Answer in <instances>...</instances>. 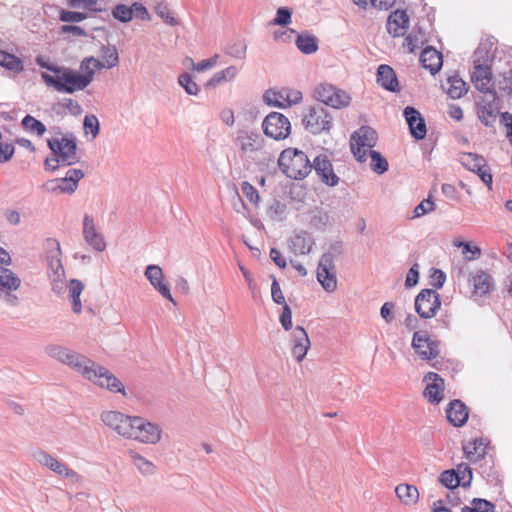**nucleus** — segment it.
<instances>
[{"mask_svg": "<svg viewBox=\"0 0 512 512\" xmlns=\"http://www.w3.org/2000/svg\"><path fill=\"white\" fill-rule=\"evenodd\" d=\"M41 78L44 83L53 87L56 91L72 94L76 91L84 90L91 83V75H81L67 67H60V72L55 76L42 73Z\"/></svg>", "mask_w": 512, "mask_h": 512, "instance_id": "obj_1", "label": "nucleus"}, {"mask_svg": "<svg viewBox=\"0 0 512 512\" xmlns=\"http://www.w3.org/2000/svg\"><path fill=\"white\" fill-rule=\"evenodd\" d=\"M281 171L289 178L304 179L312 170L308 156L296 148H288L281 152L278 158Z\"/></svg>", "mask_w": 512, "mask_h": 512, "instance_id": "obj_2", "label": "nucleus"}, {"mask_svg": "<svg viewBox=\"0 0 512 512\" xmlns=\"http://www.w3.org/2000/svg\"><path fill=\"white\" fill-rule=\"evenodd\" d=\"M45 352L49 357L69 366L81 376L83 373H88L87 365H92V360L85 355L61 345H49L45 348Z\"/></svg>", "mask_w": 512, "mask_h": 512, "instance_id": "obj_3", "label": "nucleus"}, {"mask_svg": "<svg viewBox=\"0 0 512 512\" xmlns=\"http://www.w3.org/2000/svg\"><path fill=\"white\" fill-rule=\"evenodd\" d=\"M47 145L53 155L59 157L63 166H71L80 161L77 153V139L72 133H67L61 138L48 139Z\"/></svg>", "mask_w": 512, "mask_h": 512, "instance_id": "obj_4", "label": "nucleus"}, {"mask_svg": "<svg viewBox=\"0 0 512 512\" xmlns=\"http://www.w3.org/2000/svg\"><path fill=\"white\" fill-rule=\"evenodd\" d=\"M86 371L82 377L93 382L101 388H106L112 393H122L125 395V387L122 382L116 378L108 369L98 365L92 360V365H87Z\"/></svg>", "mask_w": 512, "mask_h": 512, "instance_id": "obj_5", "label": "nucleus"}, {"mask_svg": "<svg viewBox=\"0 0 512 512\" xmlns=\"http://www.w3.org/2000/svg\"><path fill=\"white\" fill-rule=\"evenodd\" d=\"M128 439L142 444L155 445L160 442L162 429L158 424L134 416Z\"/></svg>", "mask_w": 512, "mask_h": 512, "instance_id": "obj_6", "label": "nucleus"}, {"mask_svg": "<svg viewBox=\"0 0 512 512\" xmlns=\"http://www.w3.org/2000/svg\"><path fill=\"white\" fill-rule=\"evenodd\" d=\"M302 123L307 131L312 134L329 132L332 128V116L322 105L311 106L304 114Z\"/></svg>", "mask_w": 512, "mask_h": 512, "instance_id": "obj_7", "label": "nucleus"}, {"mask_svg": "<svg viewBox=\"0 0 512 512\" xmlns=\"http://www.w3.org/2000/svg\"><path fill=\"white\" fill-rule=\"evenodd\" d=\"M377 133L369 126H362L351 136V150L359 162L367 160V153L376 145Z\"/></svg>", "mask_w": 512, "mask_h": 512, "instance_id": "obj_8", "label": "nucleus"}, {"mask_svg": "<svg viewBox=\"0 0 512 512\" xmlns=\"http://www.w3.org/2000/svg\"><path fill=\"white\" fill-rule=\"evenodd\" d=\"M262 129L267 137L274 140H283L291 133V123L285 115L271 112L264 118Z\"/></svg>", "mask_w": 512, "mask_h": 512, "instance_id": "obj_9", "label": "nucleus"}, {"mask_svg": "<svg viewBox=\"0 0 512 512\" xmlns=\"http://www.w3.org/2000/svg\"><path fill=\"white\" fill-rule=\"evenodd\" d=\"M316 100L336 109L347 107L350 103V96L343 90L331 84L318 85L313 93Z\"/></svg>", "mask_w": 512, "mask_h": 512, "instance_id": "obj_10", "label": "nucleus"}, {"mask_svg": "<svg viewBox=\"0 0 512 512\" xmlns=\"http://www.w3.org/2000/svg\"><path fill=\"white\" fill-rule=\"evenodd\" d=\"M317 280L323 289L329 293L337 289L336 266L334 254L331 251L325 252L319 260Z\"/></svg>", "mask_w": 512, "mask_h": 512, "instance_id": "obj_11", "label": "nucleus"}, {"mask_svg": "<svg viewBox=\"0 0 512 512\" xmlns=\"http://www.w3.org/2000/svg\"><path fill=\"white\" fill-rule=\"evenodd\" d=\"M476 113L479 120L487 127H492L500 113L497 93H487L476 102Z\"/></svg>", "mask_w": 512, "mask_h": 512, "instance_id": "obj_12", "label": "nucleus"}, {"mask_svg": "<svg viewBox=\"0 0 512 512\" xmlns=\"http://www.w3.org/2000/svg\"><path fill=\"white\" fill-rule=\"evenodd\" d=\"M414 306L421 318L430 319L441 307L440 295L433 289H423L416 296Z\"/></svg>", "mask_w": 512, "mask_h": 512, "instance_id": "obj_13", "label": "nucleus"}, {"mask_svg": "<svg viewBox=\"0 0 512 512\" xmlns=\"http://www.w3.org/2000/svg\"><path fill=\"white\" fill-rule=\"evenodd\" d=\"M133 417L114 410L103 411L100 415L105 426L125 439H128L130 430H132Z\"/></svg>", "mask_w": 512, "mask_h": 512, "instance_id": "obj_14", "label": "nucleus"}, {"mask_svg": "<svg viewBox=\"0 0 512 512\" xmlns=\"http://www.w3.org/2000/svg\"><path fill=\"white\" fill-rule=\"evenodd\" d=\"M265 141L258 131L248 128L239 129L234 140L235 145L244 157L254 152Z\"/></svg>", "mask_w": 512, "mask_h": 512, "instance_id": "obj_15", "label": "nucleus"}, {"mask_svg": "<svg viewBox=\"0 0 512 512\" xmlns=\"http://www.w3.org/2000/svg\"><path fill=\"white\" fill-rule=\"evenodd\" d=\"M415 353L423 360H431L438 356V344L431 340L426 332L416 331L412 338Z\"/></svg>", "mask_w": 512, "mask_h": 512, "instance_id": "obj_16", "label": "nucleus"}, {"mask_svg": "<svg viewBox=\"0 0 512 512\" xmlns=\"http://www.w3.org/2000/svg\"><path fill=\"white\" fill-rule=\"evenodd\" d=\"M33 458L41 465L47 467L54 473L64 476L69 479L78 478L79 475L72 469H69L67 465L59 461L52 455L48 454L43 450H37L33 453Z\"/></svg>", "mask_w": 512, "mask_h": 512, "instance_id": "obj_17", "label": "nucleus"}, {"mask_svg": "<svg viewBox=\"0 0 512 512\" xmlns=\"http://www.w3.org/2000/svg\"><path fill=\"white\" fill-rule=\"evenodd\" d=\"M290 342L292 356L298 363H301L305 359L311 346L306 330L302 326L295 327L291 332Z\"/></svg>", "mask_w": 512, "mask_h": 512, "instance_id": "obj_18", "label": "nucleus"}, {"mask_svg": "<svg viewBox=\"0 0 512 512\" xmlns=\"http://www.w3.org/2000/svg\"><path fill=\"white\" fill-rule=\"evenodd\" d=\"M311 166L323 183L332 187L338 184L339 177L334 173L332 163L327 155L320 154L315 157Z\"/></svg>", "mask_w": 512, "mask_h": 512, "instance_id": "obj_19", "label": "nucleus"}, {"mask_svg": "<svg viewBox=\"0 0 512 512\" xmlns=\"http://www.w3.org/2000/svg\"><path fill=\"white\" fill-rule=\"evenodd\" d=\"M471 81L474 87L486 95L487 93H494L492 89V72L489 65L476 64L474 65L471 73Z\"/></svg>", "mask_w": 512, "mask_h": 512, "instance_id": "obj_20", "label": "nucleus"}, {"mask_svg": "<svg viewBox=\"0 0 512 512\" xmlns=\"http://www.w3.org/2000/svg\"><path fill=\"white\" fill-rule=\"evenodd\" d=\"M426 387L424 389V397L431 403L438 404L443 398L444 380L434 372H428L424 376Z\"/></svg>", "mask_w": 512, "mask_h": 512, "instance_id": "obj_21", "label": "nucleus"}, {"mask_svg": "<svg viewBox=\"0 0 512 512\" xmlns=\"http://www.w3.org/2000/svg\"><path fill=\"white\" fill-rule=\"evenodd\" d=\"M315 245L313 236L304 230L295 231L289 238V249L296 255L309 254Z\"/></svg>", "mask_w": 512, "mask_h": 512, "instance_id": "obj_22", "label": "nucleus"}, {"mask_svg": "<svg viewBox=\"0 0 512 512\" xmlns=\"http://www.w3.org/2000/svg\"><path fill=\"white\" fill-rule=\"evenodd\" d=\"M403 115L409 126L411 135L417 140L424 139L427 129L420 112L414 107L407 106L403 111Z\"/></svg>", "mask_w": 512, "mask_h": 512, "instance_id": "obj_23", "label": "nucleus"}, {"mask_svg": "<svg viewBox=\"0 0 512 512\" xmlns=\"http://www.w3.org/2000/svg\"><path fill=\"white\" fill-rule=\"evenodd\" d=\"M145 276L150 284L167 300L175 304V300L171 295L169 286L163 282L164 275L162 269L158 265H149L145 270Z\"/></svg>", "mask_w": 512, "mask_h": 512, "instance_id": "obj_24", "label": "nucleus"}, {"mask_svg": "<svg viewBox=\"0 0 512 512\" xmlns=\"http://www.w3.org/2000/svg\"><path fill=\"white\" fill-rule=\"evenodd\" d=\"M83 236L86 243L94 250L102 252L106 248V243L103 236L96 230L94 220L85 215L83 219Z\"/></svg>", "mask_w": 512, "mask_h": 512, "instance_id": "obj_25", "label": "nucleus"}, {"mask_svg": "<svg viewBox=\"0 0 512 512\" xmlns=\"http://www.w3.org/2000/svg\"><path fill=\"white\" fill-rule=\"evenodd\" d=\"M388 33L393 37L403 36L409 28V16L404 10L392 12L386 23Z\"/></svg>", "mask_w": 512, "mask_h": 512, "instance_id": "obj_26", "label": "nucleus"}, {"mask_svg": "<svg viewBox=\"0 0 512 512\" xmlns=\"http://www.w3.org/2000/svg\"><path fill=\"white\" fill-rule=\"evenodd\" d=\"M246 158L250 159L258 167H268L275 161L276 151L267 141L259 146L254 152L250 153Z\"/></svg>", "mask_w": 512, "mask_h": 512, "instance_id": "obj_27", "label": "nucleus"}, {"mask_svg": "<svg viewBox=\"0 0 512 512\" xmlns=\"http://www.w3.org/2000/svg\"><path fill=\"white\" fill-rule=\"evenodd\" d=\"M448 421L455 427L463 426L468 419V408L460 400H453L446 409Z\"/></svg>", "mask_w": 512, "mask_h": 512, "instance_id": "obj_28", "label": "nucleus"}, {"mask_svg": "<svg viewBox=\"0 0 512 512\" xmlns=\"http://www.w3.org/2000/svg\"><path fill=\"white\" fill-rule=\"evenodd\" d=\"M469 282L473 285V293L478 296H485L494 289L492 276L482 270H479L472 275Z\"/></svg>", "mask_w": 512, "mask_h": 512, "instance_id": "obj_29", "label": "nucleus"}, {"mask_svg": "<svg viewBox=\"0 0 512 512\" xmlns=\"http://www.w3.org/2000/svg\"><path fill=\"white\" fill-rule=\"evenodd\" d=\"M377 83L388 91H399V82L396 73L389 65L382 64L378 67Z\"/></svg>", "mask_w": 512, "mask_h": 512, "instance_id": "obj_30", "label": "nucleus"}, {"mask_svg": "<svg viewBox=\"0 0 512 512\" xmlns=\"http://www.w3.org/2000/svg\"><path fill=\"white\" fill-rule=\"evenodd\" d=\"M420 62L431 74H435L442 66V55L435 48L428 46L421 52Z\"/></svg>", "mask_w": 512, "mask_h": 512, "instance_id": "obj_31", "label": "nucleus"}, {"mask_svg": "<svg viewBox=\"0 0 512 512\" xmlns=\"http://www.w3.org/2000/svg\"><path fill=\"white\" fill-rule=\"evenodd\" d=\"M128 456L130 458L131 463L142 476L149 477L157 473V466L152 461L148 460L137 451L129 450Z\"/></svg>", "mask_w": 512, "mask_h": 512, "instance_id": "obj_32", "label": "nucleus"}, {"mask_svg": "<svg viewBox=\"0 0 512 512\" xmlns=\"http://www.w3.org/2000/svg\"><path fill=\"white\" fill-rule=\"evenodd\" d=\"M486 448L487 447L483 439H475L465 444L463 446V451L470 462L476 463L485 456Z\"/></svg>", "mask_w": 512, "mask_h": 512, "instance_id": "obj_33", "label": "nucleus"}, {"mask_svg": "<svg viewBox=\"0 0 512 512\" xmlns=\"http://www.w3.org/2000/svg\"><path fill=\"white\" fill-rule=\"evenodd\" d=\"M399 500L407 506L415 505L419 500V491L416 486L410 484H399L395 488Z\"/></svg>", "mask_w": 512, "mask_h": 512, "instance_id": "obj_34", "label": "nucleus"}, {"mask_svg": "<svg viewBox=\"0 0 512 512\" xmlns=\"http://www.w3.org/2000/svg\"><path fill=\"white\" fill-rule=\"evenodd\" d=\"M238 74V69L236 66L231 65L221 71L216 72L206 83V88H215L218 85L232 81L236 78Z\"/></svg>", "mask_w": 512, "mask_h": 512, "instance_id": "obj_35", "label": "nucleus"}, {"mask_svg": "<svg viewBox=\"0 0 512 512\" xmlns=\"http://www.w3.org/2000/svg\"><path fill=\"white\" fill-rule=\"evenodd\" d=\"M20 278L10 269L0 270V293L4 291H15L20 287Z\"/></svg>", "mask_w": 512, "mask_h": 512, "instance_id": "obj_36", "label": "nucleus"}, {"mask_svg": "<svg viewBox=\"0 0 512 512\" xmlns=\"http://www.w3.org/2000/svg\"><path fill=\"white\" fill-rule=\"evenodd\" d=\"M494 57L493 43L490 41H484L479 44L473 55V63L489 65Z\"/></svg>", "mask_w": 512, "mask_h": 512, "instance_id": "obj_37", "label": "nucleus"}, {"mask_svg": "<svg viewBox=\"0 0 512 512\" xmlns=\"http://www.w3.org/2000/svg\"><path fill=\"white\" fill-rule=\"evenodd\" d=\"M447 85V94L453 99L461 98L468 91L466 82L458 75L448 77Z\"/></svg>", "mask_w": 512, "mask_h": 512, "instance_id": "obj_38", "label": "nucleus"}, {"mask_svg": "<svg viewBox=\"0 0 512 512\" xmlns=\"http://www.w3.org/2000/svg\"><path fill=\"white\" fill-rule=\"evenodd\" d=\"M83 289L84 284L77 279H72L68 286L69 298L72 302V310L77 314L82 310L80 295L83 292Z\"/></svg>", "mask_w": 512, "mask_h": 512, "instance_id": "obj_39", "label": "nucleus"}, {"mask_svg": "<svg viewBox=\"0 0 512 512\" xmlns=\"http://www.w3.org/2000/svg\"><path fill=\"white\" fill-rule=\"evenodd\" d=\"M495 504L482 498H473L470 505L461 508V512H495Z\"/></svg>", "mask_w": 512, "mask_h": 512, "instance_id": "obj_40", "label": "nucleus"}, {"mask_svg": "<svg viewBox=\"0 0 512 512\" xmlns=\"http://www.w3.org/2000/svg\"><path fill=\"white\" fill-rule=\"evenodd\" d=\"M296 46L304 54H313L318 49L317 38L309 34H298Z\"/></svg>", "mask_w": 512, "mask_h": 512, "instance_id": "obj_41", "label": "nucleus"}, {"mask_svg": "<svg viewBox=\"0 0 512 512\" xmlns=\"http://www.w3.org/2000/svg\"><path fill=\"white\" fill-rule=\"evenodd\" d=\"M484 157L475 153L465 152L460 154V163L469 171L476 172L484 165Z\"/></svg>", "mask_w": 512, "mask_h": 512, "instance_id": "obj_42", "label": "nucleus"}, {"mask_svg": "<svg viewBox=\"0 0 512 512\" xmlns=\"http://www.w3.org/2000/svg\"><path fill=\"white\" fill-rule=\"evenodd\" d=\"M101 69H111L119 62V56L115 46H103L101 48Z\"/></svg>", "mask_w": 512, "mask_h": 512, "instance_id": "obj_43", "label": "nucleus"}, {"mask_svg": "<svg viewBox=\"0 0 512 512\" xmlns=\"http://www.w3.org/2000/svg\"><path fill=\"white\" fill-rule=\"evenodd\" d=\"M0 66L16 73L23 70L22 61L15 55L5 51H0Z\"/></svg>", "mask_w": 512, "mask_h": 512, "instance_id": "obj_44", "label": "nucleus"}, {"mask_svg": "<svg viewBox=\"0 0 512 512\" xmlns=\"http://www.w3.org/2000/svg\"><path fill=\"white\" fill-rule=\"evenodd\" d=\"M368 155L371 158L370 167L375 173L383 174L388 170L387 160L378 151L369 150Z\"/></svg>", "mask_w": 512, "mask_h": 512, "instance_id": "obj_45", "label": "nucleus"}, {"mask_svg": "<svg viewBox=\"0 0 512 512\" xmlns=\"http://www.w3.org/2000/svg\"><path fill=\"white\" fill-rule=\"evenodd\" d=\"M23 128L31 133L42 136L46 132L45 125L31 115H26L21 122Z\"/></svg>", "mask_w": 512, "mask_h": 512, "instance_id": "obj_46", "label": "nucleus"}, {"mask_svg": "<svg viewBox=\"0 0 512 512\" xmlns=\"http://www.w3.org/2000/svg\"><path fill=\"white\" fill-rule=\"evenodd\" d=\"M263 100L266 104L270 106L285 108L286 102H285V92L282 91H274V90H267L263 95Z\"/></svg>", "mask_w": 512, "mask_h": 512, "instance_id": "obj_47", "label": "nucleus"}, {"mask_svg": "<svg viewBox=\"0 0 512 512\" xmlns=\"http://www.w3.org/2000/svg\"><path fill=\"white\" fill-rule=\"evenodd\" d=\"M495 85L503 95H512V70L500 74Z\"/></svg>", "mask_w": 512, "mask_h": 512, "instance_id": "obj_48", "label": "nucleus"}, {"mask_svg": "<svg viewBox=\"0 0 512 512\" xmlns=\"http://www.w3.org/2000/svg\"><path fill=\"white\" fill-rule=\"evenodd\" d=\"M95 70H101V61L94 57H86L80 63L81 75H91V82L94 79Z\"/></svg>", "mask_w": 512, "mask_h": 512, "instance_id": "obj_49", "label": "nucleus"}, {"mask_svg": "<svg viewBox=\"0 0 512 512\" xmlns=\"http://www.w3.org/2000/svg\"><path fill=\"white\" fill-rule=\"evenodd\" d=\"M48 276L51 282L52 291L57 295L63 294L67 289L65 271H60L59 273H51Z\"/></svg>", "mask_w": 512, "mask_h": 512, "instance_id": "obj_50", "label": "nucleus"}, {"mask_svg": "<svg viewBox=\"0 0 512 512\" xmlns=\"http://www.w3.org/2000/svg\"><path fill=\"white\" fill-rule=\"evenodd\" d=\"M463 488L470 486L472 481V470L466 463H460L453 469Z\"/></svg>", "mask_w": 512, "mask_h": 512, "instance_id": "obj_51", "label": "nucleus"}, {"mask_svg": "<svg viewBox=\"0 0 512 512\" xmlns=\"http://www.w3.org/2000/svg\"><path fill=\"white\" fill-rule=\"evenodd\" d=\"M178 83L189 95L196 96L199 93L200 89L198 84L192 79V76L188 73L180 74L178 77Z\"/></svg>", "mask_w": 512, "mask_h": 512, "instance_id": "obj_52", "label": "nucleus"}, {"mask_svg": "<svg viewBox=\"0 0 512 512\" xmlns=\"http://www.w3.org/2000/svg\"><path fill=\"white\" fill-rule=\"evenodd\" d=\"M439 482L448 489H456L461 486L459 478L452 469L443 471L439 476Z\"/></svg>", "mask_w": 512, "mask_h": 512, "instance_id": "obj_53", "label": "nucleus"}, {"mask_svg": "<svg viewBox=\"0 0 512 512\" xmlns=\"http://www.w3.org/2000/svg\"><path fill=\"white\" fill-rule=\"evenodd\" d=\"M112 15L123 23L129 22L133 18L131 7L125 4H117L112 10Z\"/></svg>", "mask_w": 512, "mask_h": 512, "instance_id": "obj_54", "label": "nucleus"}, {"mask_svg": "<svg viewBox=\"0 0 512 512\" xmlns=\"http://www.w3.org/2000/svg\"><path fill=\"white\" fill-rule=\"evenodd\" d=\"M83 127L86 133H90L93 138H96L100 132V124L95 115H86L83 121Z\"/></svg>", "mask_w": 512, "mask_h": 512, "instance_id": "obj_55", "label": "nucleus"}, {"mask_svg": "<svg viewBox=\"0 0 512 512\" xmlns=\"http://www.w3.org/2000/svg\"><path fill=\"white\" fill-rule=\"evenodd\" d=\"M292 12L287 7H280L276 12V17L271 21V25L287 26L291 22Z\"/></svg>", "mask_w": 512, "mask_h": 512, "instance_id": "obj_56", "label": "nucleus"}, {"mask_svg": "<svg viewBox=\"0 0 512 512\" xmlns=\"http://www.w3.org/2000/svg\"><path fill=\"white\" fill-rule=\"evenodd\" d=\"M87 18V15L82 12L69 11V10H61L59 14V19L62 22L67 23H78Z\"/></svg>", "mask_w": 512, "mask_h": 512, "instance_id": "obj_57", "label": "nucleus"}, {"mask_svg": "<svg viewBox=\"0 0 512 512\" xmlns=\"http://www.w3.org/2000/svg\"><path fill=\"white\" fill-rule=\"evenodd\" d=\"M311 224L316 229H324L331 224L330 215L326 211H318L311 218Z\"/></svg>", "mask_w": 512, "mask_h": 512, "instance_id": "obj_58", "label": "nucleus"}, {"mask_svg": "<svg viewBox=\"0 0 512 512\" xmlns=\"http://www.w3.org/2000/svg\"><path fill=\"white\" fill-rule=\"evenodd\" d=\"M285 211L286 205L274 200L268 207L267 214L272 220H282Z\"/></svg>", "mask_w": 512, "mask_h": 512, "instance_id": "obj_59", "label": "nucleus"}, {"mask_svg": "<svg viewBox=\"0 0 512 512\" xmlns=\"http://www.w3.org/2000/svg\"><path fill=\"white\" fill-rule=\"evenodd\" d=\"M435 210V203L430 199H424L413 210V218L421 217Z\"/></svg>", "mask_w": 512, "mask_h": 512, "instance_id": "obj_60", "label": "nucleus"}, {"mask_svg": "<svg viewBox=\"0 0 512 512\" xmlns=\"http://www.w3.org/2000/svg\"><path fill=\"white\" fill-rule=\"evenodd\" d=\"M60 256L61 255L46 256L48 275H50L51 273H59L60 271H65Z\"/></svg>", "mask_w": 512, "mask_h": 512, "instance_id": "obj_61", "label": "nucleus"}, {"mask_svg": "<svg viewBox=\"0 0 512 512\" xmlns=\"http://www.w3.org/2000/svg\"><path fill=\"white\" fill-rule=\"evenodd\" d=\"M279 322L284 330L289 331L292 329V311L287 304L283 306Z\"/></svg>", "mask_w": 512, "mask_h": 512, "instance_id": "obj_62", "label": "nucleus"}, {"mask_svg": "<svg viewBox=\"0 0 512 512\" xmlns=\"http://www.w3.org/2000/svg\"><path fill=\"white\" fill-rule=\"evenodd\" d=\"M242 192L245 197L252 203L257 204L260 200V196L258 191L254 186H252L248 182H243L242 184Z\"/></svg>", "mask_w": 512, "mask_h": 512, "instance_id": "obj_63", "label": "nucleus"}, {"mask_svg": "<svg viewBox=\"0 0 512 512\" xmlns=\"http://www.w3.org/2000/svg\"><path fill=\"white\" fill-rule=\"evenodd\" d=\"M419 279V265L417 263L413 264L412 267L409 269L406 279H405V286L407 288L414 287L418 283Z\"/></svg>", "mask_w": 512, "mask_h": 512, "instance_id": "obj_64", "label": "nucleus"}]
</instances>
